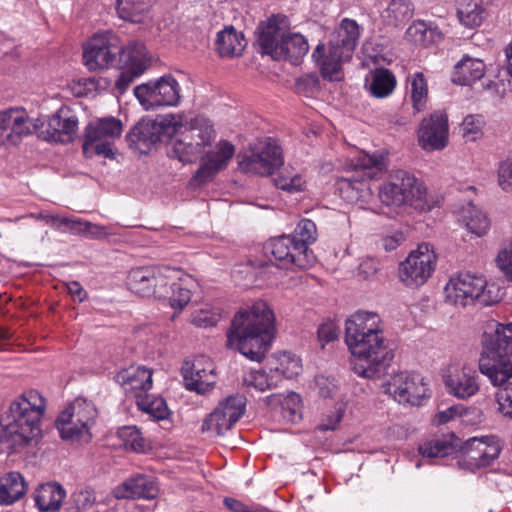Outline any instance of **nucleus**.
<instances>
[{
	"mask_svg": "<svg viewBox=\"0 0 512 512\" xmlns=\"http://www.w3.org/2000/svg\"><path fill=\"white\" fill-rule=\"evenodd\" d=\"M497 173L499 186L506 192H512V157L499 163Z\"/></svg>",
	"mask_w": 512,
	"mask_h": 512,
	"instance_id": "nucleus-57",
	"label": "nucleus"
},
{
	"mask_svg": "<svg viewBox=\"0 0 512 512\" xmlns=\"http://www.w3.org/2000/svg\"><path fill=\"white\" fill-rule=\"evenodd\" d=\"M245 382L259 391H265L277 385L274 376H269L263 371H252L246 377Z\"/></svg>",
	"mask_w": 512,
	"mask_h": 512,
	"instance_id": "nucleus-54",
	"label": "nucleus"
},
{
	"mask_svg": "<svg viewBox=\"0 0 512 512\" xmlns=\"http://www.w3.org/2000/svg\"><path fill=\"white\" fill-rule=\"evenodd\" d=\"M72 498L78 510H87L91 508L96 501L93 490L89 488H83L74 492Z\"/></svg>",
	"mask_w": 512,
	"mask_h": 512,
	"instance_id": "nucleus-59",
	"label": "nucleus"
},
{
	"mask_svg": "<svg viewBox=\"0 0 512 512\" xmlns=\"http://www.w3.org/2000/svg\"><path fill=\"white\" fill-rule=\"evenodd\" d=\"M38 130V135L45 141L68 143L74 140L78 131V118L68 108L61 107L49 117L45 130Z\"/></svg>",
	"mask_w": 512,
	"mask_h": 512,
	"instance_id": "nucleus-26",
	"label": "nucleus"
},
{
	"mask_svg": "<svg viewBox=\"0 0 512 512\" xmlns=\"http://www.w3.org/2000/svg\"><path fill=\"white\" fill-rule=\"evenodd\" d=\"M180 117V126L174 134L178 136L168 152L171 157L183 163L194 162L205 146L211 145L215 138V130L209 119L196 116L190 121L185 120L184 114H172Z\"/></svg>",
	"mask_w": 512,
	"mask_h": 512,
	"instance_id": "nucleus-6",
	"label": "nucleus"
},
{
	"mask_svg": "<svg viewBox=\"0 0 512 512\" xmlns=\"http://www.w3.org/2000/svg\"><path fill=\"white\" fill-rule=\"evenodd\" d=\"M47 400L36 389H28L13 398L3 412L0 431V451H16L41 431L40 423Z\"/></svg>",
	"mask_w": 512,
	"mask_h": 512,
	"instance_id": "nucleus-4",
	"label": "nucleus"
},
{
	"mask_svg": "<svg viewBox=\"0 0 512 512\" xmlns=\"http://www.w3.org/2000/svg\"><path fill=\"white\" fill-rule=\"evenodd\" d=\"M121 52L122 43L114 32L96 33L83 48V63L89 71L108 69Z\"/></svg>",
	"mask_w": 512,
	"mask_h": 512,
	"instance_id": "nucleus-12",
	"label": "nucleus"
},
{
	"mask_svg": "<svg viewBox=\"0 0 512 512\" xmlns=\"http://www.w3.org/2000/svg\"><path fill=\"white\" fill-rule=\"evenodd\" d=\"M453 434L430 439L419 446V452L427 458H444L453 454L458 446Z\"/></svg>",
	"mask_w": 512,
	"mask_h": 512,
	"instance_id": "nucleus-39",
	"label": "nucleus"
},
{
	"mask_svg": "<svg viewBox=\"0 0 512 512\" xmlns=\"http://www.w3.org/2000/svg\"><path fill=\"white\" fill-rule=\"evenodd\" d=\"M246 401L240 394L230 395L204 419L201 430L210 437L221 436L242 417Z\"/></svg>",
	"mask_w": 512,
	"mask_h": 512,
	"instance_id": "nucleus-17",
	"label": "nucleus"
},
{
	"mask_svg": "<svg viewBox=\"0 0 512 512\" xmlns=\"http://www.w3.org/2000/svg\"><path fill=\"white\" fill-rule=\"evenodd\" d=\"M235 154V147L227 140H220L215 149L208 151L202 158L193 181L198 185L211 181L216 174L227 168Z\"/></svg>",
	"mask_w": 512,
	"mask_h": 512,
	"instance_id": "nucleus-23",
	"label": "nucleus"
},
{
	"mask_svg": "<svg viewBox=\"0 0 512 512\" xmlns=\"http://www.w3.org/2000/svg\"><path fill=\"white\" fill-rule=\"evenodd\" d=\"M485 75L481 59L464 56L454 67L452 81L458 85H472Z\"/></svg>",
	"mask_w": 512,
	"mask_h": 512,
	"instance_id": "nucleus-31",
	"label": "nucleus"
},
{
	"mask_svg": "<svg viewBox=\"0 0 512 512\" xmlns=\"http://www.w3.org/2000/svg\"><path fill=\"white\" fill-rule=\"evenodd\" d=\"M484 121L482 116L468 115L460 126V133L466 141H475L482 135Z\"/></svg>",
	"mask_w": 512,
	"mask_h": 512,
	"instance_id": "nucleus-50",
	"label": "nucleus"
},
{
	"mask_svg": "<svg viewBox=\"0 0 512 512\" xmlns=\"http://www.w3.org/2000/svg\"><path fill=\"white\" fill-rule=\"evenodd\" d=\"M158 494L157 483L149 476L137 474L131 476L112 490V495L118 500L146 499L152 500Z\"/></svg>",
	"mask_w": 512,
	"mask_h": 512,
	"instance_id": "nucleus-29",
	"label": "nucleus"
},
{
	"mask_svg": "<svg viewBox=\"0 0 512 512\" xmlns=\"http://www.w3.org/2000/svg\"><path fill=\"white\" fill-rule=\"evenodd\" d=\"M436 263L437 255L433 247L422 243L400 263V280L408 287L421 286L432 276Z\"/></svg>",
	"mask_w": 512,
	"mask_h": 512,
	"instance_id": "nucleus-15",
	"label": "nucleus"
},
{
	"mask_svg": "<svg viewBox=\"0 0 512 512\" xmlns=\"http://www.w3.org/2000/svg\"><path fill=\"white\" fill-rule=\"evenodd\" d=\"M149 8L148 0H117L116 5L119 17L131 22H141Z\"/></svg>",
	"mask_w": 512,
	"mask_h": 512,
	"instance_id": "nucleus-44",
	"label": "nucleus"
},
{
	"mask_svg": "<svg viewBox=\"0 0 512 512\" xmlns=\"http://www.w3.org/2000/svg\"><path fill=\"white\" fill-rule=\"evenodd\" d=\"M448 394L460 400H468L480 390V378L468 365L450 367L443 377Z\"/></svg>",
	"mask_w": 512,
	"mask_h": 512,
	"instance_id": "nucleus-22",
	"label": "nucleus"
},
{
	"mask_svg": "<svg viewBox=\"0 0 512 512\" xmlns=\"http://www.w3.org/2000/svg\"><path fill=\"white\" fill-rule=\"evenodd\" d=\"M221 318L218 311L212 309H201L192 316V323L199 328L215 326Z\"/></svg>",
	"mask_w": 512,
	"mask_h": 512,
	"instance_id": "nucleus-55",
	"label": "nucleus"
},
{
	"mask_svg": "<svg viewBox=\"0 0 512 512\" xmlns=\"http://www.w3.org/2000/svg\"><path fill=\"white\" fill-rule=\"evenodd\" d=\"M301 372L300 360L290 356H284L280 362V367L275 369L276 376L282 375L287 379L297 376Z\"/></svg>",
	"mask_w": 512,
	"mask_h": 512,
	"instance_id": "nucleus-56",
	"label": "nucleus"
},
{
	"mask_svg": "<svg viewBox=\"0 0 512 512\" xmlns=\"http://www.w3.org/2000/svg\"><path fill=\"white\" fill-rule=\"evenodd\" d=\"M179 272L175 275V278L169 279V282L172 281L171 295L168 296L169 303L171 307L175 309H182L186 306L191 299V291L185 284V279L178 277Z\"/></svg>",
	"mask_w": 512,
	"mask_h": 512,
	"instance_id": "nucleus-47",
	"label": "nucleus"
},
{
	"mask_svg": "<svg viewBox=\"0 0 512 512\" xmlns=\"http://www.w3.org/2000/svg\"><path fill=\"white\" fill-rule=\"evenodd\" d=\"M496 262L505 277L512 281V242L507 247L499 251Z\"/></svg>",
	"mask_w": 512,
	"mask_h": 512,
	"instance_id": "nucleus-58",
	"label": "nucleus"
},
{
	"mask_svg": "<svg viewBox=\"0 0 512 512\" xmlns=\"http://www.w3.org/2000/svg\"><path fill=\"white\" fill-rule=\"evenodd\" d=\"M66 496L60 484L46 483L40 485L34 492L35 505L40 512H56Z\"/></svg>",
	"mask_w": 512,
	"mask_h": 512,
	"instance_id": "nucleus-30",
	"label": "nucleus"
},
{
	"mask_svg": "<svg viewBox=\"0 0 512 512\" xmlns=\"http://www.w3.org/2000/svg\"><path fill=\"white\" fill-rule=\"evenodd\" d=\"M140 75H134V71L124 67V71L119 75L118 79L115 82V87L121 93H123L129 85L134 81L135 78Z\"/></svg>",
	"mask_w": 512,
	"mask_h": 512,
	"instance_id": "nucleus-64",
	"label": "nucleus"
},
{
	"mask_svg": "<svg viewBox=\"0 0 512 512\" xmlns=\"http://www.w3.org/2000/svg\"><path fill=\"white\" fill-rule=\"evenodd\" d=\"M281 48L283 50L282 59H288L291 63L297 64L307 54L309 45L305 37L300 33L285 31Z\"/></svg>",
	"mask_w": 512,
	"mask_h": 512,
	"instance_id": "nucleus-41",
	"label": "nucleus"
},
{
	"mask_svg": "<svg viewBox=\"0 0 512 512\" xmlns=\"http://www.w3.org/2000/svg\"><path fill=\"white\" fill-rule=\"evenodd\" d=\"M266 400L272 408L281 407L282 417L287 422L296 423L301 419L302 401L299 394L295 392L271 394L267 396Z\"/></svg>",
	"mask_w": 512,
	"mask_h": 512,
	"instance_id": "nucleus-33",
	"label": "nucleus"
},
{
	"mask_svg": "<svg viewBox=\"0 0 512 512\" xmlns=\"http://www.w3.org/2000/svg\"><path fill=\"white\" fill-rule=\"evenodd\" d=\"M122 133V122L115 117H104L90 122L85 128L82 152L86 158H112V143Z\"/></svg>",
	"mask_w": 512,
	"mask_h": 512,
	"instance_id": "nucleus-10",
	"label": "nucleus"
},
{
	"mask_svg": "<svg viewBox=\"0 0 512 512\" xmlns=\"http://www.w3.org/2000/svg\"><path fill=\"white\" fill-rule=\"evenodd\" d=\"M424 195L425 189L417 178L402 169L391 172L378 187L381 203L393 209L412 206L414 201L422 200Z\"/></svg>",
	"mask_w": 512,
	"mask_h": 512,
	"instance_id": "nucleus-8",
	"label": "nucleus"
},
{
	"mask_svg": "<svg viewBox=\"0 0 512 512\" xmlns=\"http://www.w3.org/2000/svg\"><path fill=\"white\" fill-rule=\"evenodd\" d=\"M287 25L286 16L273 15L260 27L257 41L263 54L270 55L275 60L283 58L282 38Z\"/></svg>",
	"mask_w": 512,
	"mask_h": 512,
	"instance_id": "nucleus-27",
	"label": "nucleus"
},
{
	"mask_svg": "<svg viewBox=\"0 0 512 512\" xmlns=\"http://www.w3.org/2000/svg\"><path fill=\"white\" fill-rule=\"evenodd\" d=\"M504 290L495 283H487L484 279V285L479 291L476 303L482 306H491L502 300Z\"/></svg>",
	"mask_w": 512,
	"mask_h": 512,
	"instance_id": "nucleus-52",
	"label": "nucleus"
},
{
	"mask_svg": "<svg viewBox=\"0 0 512 512\" xmlns=\"http://www.w3.org/2000/svg\"><path fill=\"white\" fill-rule=\"evenodd\" d=\"M119 57H125L124 67L134 71V75H142L149 65L146 46L140 41H132L126 48L122 46Z\"/></svg>",
	"mask_w": 512,
	"mask_h": 512,
	"instance_id": "nucleus-37",
	"label": "nucleus"
},
{
	"mask_svg": "<svg viewBox=\"0 0 512 512\" xmlns=\"http://www.w3.org/2000/svg\"><path fill=\"white\" fill-rule=\"evenodd\" d=\"M339 327L334 322H326L318 328V339L322 343V347L326 343L334 341L338 338Z\"/></svg>",
	"mask_w": 512,
	"mask_h": 512,
	"instance_id": "nucleus-63",
	"label": "nucleus"
},
{
	"mask_svg": "<svg viewBox=\"0 0 512 512\" xmlns=\"http://www.w3.org/2000/svg\"><path fill=\"white\" fill-rule=\"evenodd\" d=\"M387 392L397 402L413 406L421 405L422 400L429 396V389L423 378L408 372L394 374L387 383Z\"/></svg>",
	"mask_w": 512,
	"mask_h": 512,
	"instance_id": "nucleus-20",
	"label": "nucleus"
},
{
	"mask_svg": "<svg viewBox=\"0 0 512 512\" xmlns=\"http://www.w3.org/2000/svg\"><path fill=\"white\" fill-rule=\"evenodd\" d=\"M180 117L172 114L156 119H142L126 135L129 146L140 153H148L158 142L170 139L180 126Z\"/></svg>",
	"mask_w": 512,
	"mask_h": 512,
	"instance_id": "nucleus-9",
	"label": "nucleus"
},
{
	"mask_svg": "<svg viewBox=\"0 0 512 512\" xmlns=\"http://www.w3.org/2000/svg\"><path fill=\"white\" fill-rule=\"evenodd\" d=\"M380 269L379 261L372 257L364 258L357 269V276L363 280L374 278Z\"/></svg>",
	"mask_w": 512,
	"mask_h": 512,
	"instance_id": "nucleus-60",
	"label": "nucleus"
},
{
	"mask_svg": "<svg viewBox=\"0 0 512 512\" xmlns=\"http://www.w3.org/2000/svg\"><path fill=\"white\" fill-rule=\"evenodd\" d=\"M484 285V278L470 273L452 276L445 285V299L452 305L465 307L476 303L479 291Z\"/></svg>",
	"mask_w": 512,
	"mask_h": 512,
	"instance_id": "nucleus-21",
	"label": "nucleus"
},
{
	"mask_svg": "<svg viewBox=\"0 0 512 512\" xmlns=\"http://www.w3.org/2000/svg\"><path fill=\"white\" fill-rule=\"evenodd\" d=\"M396 77L387 68H376L370 73V81L366 83L369 93L375 98H386L396 88Z\"/></svg>",
	"mask_w": 512,
	"mask_h": 512,
	"instance_id": "nucleus-35",
	"label": "nucleus"
},
{
	"mask_svg": "<svg viewBox=\"0 0 512 512\" xmlns=\"http://www.w3.org/2000/svg\"><path fill=\"white\" fill-rule=\"evenodd\" d=\"M284 163L283 151L278 142L267 137L251 146L249 153L239 162V167L246 173L268 176Z\"/></svg>",
	"mask_w": 512,
	"mask_h": 512,
	"instance_id": "nucleus-13",
	"label": "nucleus"
},
{
	"mask_svg": "<svg viewBox=\"0 0 512 512\" xmlns=\"http://www.w3.org/2000/svg\"><path fill=\"white\" fill-rule=\"evenodd\" d=\"M44 127L41 119H31L21 107L0 111V145H18L23 137Z\"/></svg>",
	"mask_w": 512,
	"mask_h": 512,
	"instance_id": "nucleus-16",
	"label": "nucleus"
},
{
	"mask_svg": "<svg viewBox=\"0 0 512 512\" xmlns=\"http://www.w3.org/2000/svg\"><path fill=\"white\" fill-rule=\"evenodd\" d=\"M117 435L126 449L134 452L145 450V439L136 426H123L118 429Z\"/></svg>",
	"mask_w": 512,
	"mask_h": 512,
	"instance_id": "nucleus-48",
	"label": "nucleus"
},
{
	"mask_svg": "<svg viewBox=\"0 0 512 512\" xmlns=\"http://www.w3.org/2000/svg\"><path fill=\"white\" fill-rule=\"evenodd\" d=\"M183 368L186 388L198 394H205L213 389L216 383L215 364L206 356H197L190 366Z\"/></svg>",
	"mask_w": 512,
	"mask_h": 512,
	"instance_id": "nucleus-25",
	"label": "nucleus"
},
{
	"mask_svg": "<svg viewBox=\"0 0 512 512\" xmlns=\"http://www.w3.org/2000/svg\"><path fill=\"white\" fill-rule=\"evenodd\" d=\"M502 450L500 439L495 435L471 437L462 446L464 461L471 469L490 465Z\"/></svg>",
	"mask_w": 512,
	"mask_h": 512,
	"instance_id": "nucleus-19",
	"label": "nucleus"
},
{
	"mask_svg": "<svg viewBox=\"0 0 512 512\" xmlns=\"http://www.w3.org/2000/svg\"><path fill=\"white\" fill-rule=\"evenodd\" d=\"M265 250L280 263L281 267L286 269L306 270L316 262L313 252H302L301 246L290 235H282L269 240L265 245Z\"/></svg>",
	"mask_w": 512,
	"mask_h": 512,
	"instance_id": "nucleus-18",
	"label": "nucleus"
},
{
	"mask_svg": "<svg viewBox=\"0 0 512 512\" xmlns=\"http://www.w3.org/2000/svg\"><path fill=\"white\" fill-rule=\"evenodd\" d=\"M356 167L362 170H372L376 169L377 171H381L384 168V157L373 153L369 154L366 152H361L357 157ZM368 177H372V173H367Z\"/></svg>",
	"mask_w": 512,
	"mask_h": 512,
	"instance_id": "nucleus-53",
	"label": "nucleus"
},
{
	"mask_svg": "<svg viewBox=\"0 0 512 512\" xmlns=\"http://www.w3.org/2000/svg\"><path fill=\"white\" fill-rule=\"evenodd\" d=\"M460 220L466 228L476 236L485 235L490 228V220L487 215L472 202L467 203L460 210Z\"/></svg>",
	"mask_w": 512,
	"mask_h": 512,
	"instance_id": "nucleus-38",
	"label": "nucleus"
},
{
	"mask_svg": "<svg viewBox=\"0 0 512 512\" xmlns=\"http://www.w3.org/2000/svg\"><path fill=\"white\" fill-rule=\"evenodd\" d=\"M25 492V481L19 472H9L0 478V505L15 503Z\"/></svg>",
	"mask_w": 512,
	"mask_h": 512,
	"instance_id": "nucleus-36",
	"label": "nucleus"
},
{
	"mask_svg": "<svg viewBox=\"0 0 512 512\" xmlns=\"http://www.w3.org/2000/svg\"><path fill=\"white\" fill-rule=\"evenodd\" d=\"M345 342L355 358L353 371L358 376L374 379L386 373L393 355L377 313L359 310L352 314L345 322Z\"/></svg>",
	"mask_w": 512,
	"mask_h": 512,
	"instance_id": "nucleus-1",
	"label": "nucleus"
},
{
	"mask_svg": "<svg viewBox=\"0 0 512 512\" xmlns=\"http://www.w3.org/2000/svg\"><path fill=\"white\" fill-rule=\"evenodd\" d=\"M479 371L493 386H498L495 398L498 411L512 419V323L488 321L482 338Z\"/></svg>",
	"mask_w": 512,
	"mask_h": 512,
	"instance_id": "nucleus-2",
	"label": "nucleus"
},
{
	"mask_svg": "<svg viewBox=\"0 0 512 512\" xmlns=\"http://www.w3.org/2000/svg\"><path fill=\"white\" fill-rule=\"evenodd\" d=\"M436 30L424 21H415L406 30V38L415 45L427 46L433 42Z\"/></svg>",
	"mask_w": 512,
	"mask_h": 512,
	"instance_id": "nucleus-46",
	"label": "nucleus"
},
{
	"mask_svg": "<svg viewBox=\"0 0 512 512\" xmlns=\"http://www.w3.org/2000/svg\"><path fill=\"white\" fill-rule=\"evenodd\" d=\"M134 95L145 110L174 107L180 103L181 98L180 85L171 75L136 86Z\"/></svg>",
	"mask_w": 512,
	"mask_h": 512,
	"instance_id": "nucleus-14",
	"label": "nucleus"
},
{
	"mask_svg": "<svg viewBox=\"0 0 512 512\" xmlns=\"http://www.w3.org/2000/svg\"><path fill=\"white\" fill-rule=\"evenodd\" d=\"M152 375V370L145 366L131 365L120 370L115 375V381L127 395L139 400L152 388Z\"/></svg>",
	"mask_w": 512,
	"mask_h": 512,
	"instance_id": "nucleus-28",
	"label": "nucleus"
},
{
	"mask_svg": "<svg viewBox=\"0 0 512 512\" xmlns=\"http://www.w3.org/2000/svg\"><path fill=\"white\" fill-rule=\"evenodd\" d=\"M486 12L481 0H458L457 17L460 23L468 28L482 24Z\"/></svg>",
	"mask_w": 512,
	"mask_h": 512,
	"instance_id": "nucleus-40",
	"label": "nucleus"
},
{
	"mask_svg": "<svg viewBox=\"0 0 512 512\" xmlns=\"http://www.w3.org/2000/svg\"><path fill=\"white\" fill-rule=\"evenodd\" d=\"M414 7L408 0H391L382 12L383 20L391 26L406 23L413 17Z\"/></svg>",
	"mask_w": 512,
	"mask_h": 512,
	"instance_id": "nucleus-42",
	"label": "nucleus"
},
{
	"mask_svg": "<svg viewBox=\"0 0 512 512\" xmlns=\"http://www.w3.org/2000/svg\"><path fill=\"white\" fill-rule=\"evenodd\" d=\"M406 94L415 113L423 112L426 109L428 84L422 72H415L407 76Z\"/></svg>",
	"mask_w": 512,
	"mask_h": 512,
	"instance_id": "nucleus-32",
	"label": "nucleus"
},
{
	"mask_svg": "<svg viewBox=\"0 0 512 512\" xmlns=\"http://www.w3.org/2000/svg\"><path fill=\"white\" fill-rule=\"evenodd\" d=\"M275 316L264 301L238 311L227 332L226 346L251 361L261 362L275 335Z\"/></svg>",
	"mask_w": 512,
	"mask_h": 512,
	"instance_id": "nucleus-3",
	"label": "nucleus"
},
{
	"mask_svg": "<svg viewBox=\"0 0 512 512\" xmlns=\"http://www.w3.org/2000/svg\"><path fill=\"white\" fill-rule=\"evenodd\" d=\"M63 224L69 226L72 231L82 233L91 238H100L106 235L105 228L103 226L93 224L91 222L81 219H64Z\"/></svg>",
	"mask_w": 512,
	"mask_h": 512,
	"instance_id": "nucleus-49",
	"label": "nucleus"
},
{
	"mask_svg": "<svg viewBox=\"0 0 512 512\" xmlns=\"http://www.w3.org/2000/svg\"><path fill=\"white\" fill-rule=\"evenodd\" d=\"M341 189L342 190H351L352 193H355V195H351L350 197L356 200H360L364 197V193L370 191V187L367 182L361 180H353L350 178H345L341 182Z\"/></svg>",
	"mask_w": 512,
	"mask_h": 512,
	"instance_id": "nucleus-61",
	"label": "nucleus"
},
{
	"mask_svg": "<svg viewBox=\"0 0 512 512\" xmlns=\"http://www.w3.org/2000/svg\"><path fill=\"white\" fill-rule=\"evenodd\" d=\"M274 184L278 189L288 193L302 192L306 188V179L292 167L283 168L274 178Z\"/></svg>",
	"mask_w": 512,
	"mask_h": 512,
	"instance_id": "nucleus-43",
	"label": "nucleus"
},
{
	"mask_svg": "<svg viewBox=\"0 0 512 512\" xmlns=\"http://www.w3.org/2000/svg\"><path fill=\"white\" fill-rule=\"evenodd\" d=\"M97 409L84 398H76L56 420V427L63 440L87 444L92 439L91 428L95 424Z\"/></svg>",
	"mask_w": 512,
	"mask_h": 512,
	"instance_id": "nucleus-7",
	"label": "nucleus"
},
{
	"mask_svg": "<svg viewBox=\"0 0 512 512\" xmlns=\"http://www.w3.org/2000/svg\"><path fill=\"white\" fill-rule=\"evenodd\" d=\"M361 31L355 20L345 18L329 39L328 51L320 43L313 51L312 57L320 66L323 78L338 80L342 64L349 61L357 46Z\"/></svg>",
	"mask_w": 512,
	"mask_h": 512,
	"instance_id": "nucleus-5",
	"label": "nucleus"
},
{
	"mask_svg": "<svg viewBox=\"0 0 512 512\" xmlns=\"http://www.w3.org/2000/svg\"><path fill=\"white\" fill-rule=\"evenodd\" d=\"M420 147L428 152L444 149L448 143V120L441 112H434L424 118L418 129Z\"/></svg>",
	"mask_w": 512,
	"mask_h": 512,
	"instance_id": "nucleus-24",
	"label": "nucleus"
},
{
	"mask_svg": "<svg viewBox=\"0 0 512 512\" xmlns=\"http://www.w3.org/2000/svg\"><path fill=\"white\" fill-rule=\"evenodd\" d=\"M465 412L466 409L463 405H452L444 410L439 411L435 415V422H437L438 424H446L449 421H452L455 418L462 416Z\"/></svg>",
	"mask_w": 512,
	"mask_h": 512,
	"instance_id": "nucleus-62",
	"label": "nucleus"
},
{
	"mask_svg": "<svg viewBox=\"0 0 512 512\" xmlns=\"http://www.w3.org/2000/svg\"><path fill=\"white\" fill-rule=\"evenodd\" d=\"M137 406L156 420L167 418L168 408L163 398H154L151 401L148 398H140L137 400Z\"/></svg>",
	"mask_w": 512,
	"mask_h": 512,
	"instance_id": "nucleus-51",
	"label": "nucleus"
},
{
	"mask_svg": "<svg viewBox=\"0 0 512 512\" xmlns=\"http://www.w3.org/2000/svg\"><path fill=\"white\" fill-rule=\"evenodd\" d=\"M246 44L244 35L237 32L232 26L219 31L215 39L216 49L222 57L240 55Z\"/></svg>",
	"mask_w": 512,
	"mask_h": 512,
	"instance_id": "nucleus-34",
	"label": "nucleus"
},
{
	"mask_svg": "<svg viewBox=\"0 0 512 512\" xmlns=\"http://www.w3.org/2000/svg\"><path fill=\"white\" fill-rule=\"evenodd\" d=\"M290 236L301 246L302 252H312L309 245L316 241V225L312 220L302 219Z\"/></svg>",
	"mask_w": 512,
	"mask_h": 512,
	"instance_id": "nucleus-45",
	"label": "nucleus"
},
{
	"mask_svg": "<svg viewBox=\"0 0 512 512\" xmlns=\"http://www.w3.org/2000/svg\"><path fill=\"white\" fill-rule=\"evenodd\" d=\"M176 268L170 266H145L131 269L127 277V286L141 297H166L169 279L175 278Z\"/></svg>",
	"mask_w": 512,
	"mask_h": 512,
	"instance_id": "nucleus-11",
	"label": "nucleus"
}]
</instances>
